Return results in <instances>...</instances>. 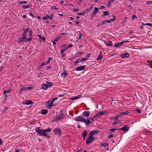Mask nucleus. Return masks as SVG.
<instances>
[{
  "label": "nucleus",
  "mask_w": 152,
  "mask_h": 152,
  "mask_svg": "<svg viewBox=\"0 0 152 152\" xmlns=\"http://www.w3.org/2000/svg\"><path fill=\"white\" fill-rule=\"evenodd\" d=\"M68 49V48L67 47H66L62 49L61 51L64 52V51L67 50Z\"/></svg>",
  "instance_id": "obj_46"
},
{
  "label": "nucleus",
  "mask_w": 152,
  "mask_h": 152,
  "mask_svg": "<svg viewBox=\"0 0 152 152\" xmlns=\"http://www.w3.org/2000/svg\"><path fill=\"white\" fill-rule=\"evenodd\" d=\"M25 39L26 38H24L23 37H20L19 38V42L20 43H23L25 42H26V41L25 40Z\"/></svg>",
  "instance_id": "obj_19"
},
{
  "label": "nucleus",
  "mask_w": 152,
  "mask_h": 152,
  "mask_svg": "<svg viewBox=\"0 0 152 152\" xmlns=\"http://www.w3.org/2000/svg\"><path fill=\"white\" fill-rule=\"evenodd\" d=\"M104 43L107 46H112L113 45L112 42L110 41H108V43L104 42Z\"/></svg>",
  "instance_id": "obj_20"
},
{
  "label": "nucleus",
  "mask_w": 152,
  "mask_h": 152,
  "mask_svg": "<svg viewBox=\"0 0 152 152\" xmlns=\"http://www.w3.org/2000/svg\"><path fill=\"white\" fill-rule=\"evenodd\" d=\"M146 2L147 4H152V1H148Z\"/></svg>",
  "instance_id": "obj_56"
},
{
  "label": "nucleus",
  "mask_w": 152,
  "mask_h": 152,
  "mask_svg": "<svg viewBox=\"0 0 152 152\" xmlns=\"http://www.w3.org/2000/svg\"><path fill=\"white\" fill-rule=\"evenodd\" d=\"M58 8H57L56 7H55V6H52L51 7V10H53V9H58Z\"/></svg>",
  "instance_id": "obj_62"
},
{
  "label": "nucleus",
  "mask_w": 152,
  "mask_h": 152,
  "mask_svg": "<svg viewBox=\"0 0 152 152\" xmlns=\"http://www.w3.org/2000/svg\"><path fill=\"white\" fill-rule=\"evenodd\" d=\"M35 131L37 135L40 136L45 137L48 138L49 137L48 134L45 132L44 129H41L39 127H37L36 128Z\"/></svg>",
  "instance_id": "obj_2"
},
{
  "label": "nucleus",
  "mask_w": 152,
  "mask_h": 152,
  "mask_svg": "<svg viewBox=\"0 0 152 152\" xmlns=\"http://www.w3.org/2000/svg\"><path fill=\"white\" fill-rule=\"evenodd\" d=\"M88 134L87 132L86 131H84L82 135L83 136V137H86Z\"/></svg>",
  "instance_id": "obj_31"
},
{
  "label": "nucleus",
  "mask_w": 152,
  "mask_h": 152,
  "mask_svg": "<svg viewBox=\"0 0 152 152\" xmlns=\"http://www.w3.org/2000/svg\"><path fill=\"white\" fill-rule=\"evenodd\" d=\"M29 31V28L25 29L23 34V37L26 38V37L27 33Z\"/></svg>",
  "instance_id": "obj_13"
},
{
  "label": "nucleus",
  "mask_w": 152,
  "mask_h": 152,
  "mask_svg": "<svg viewBox=\"0 0 152 152\" xmlns=\"http://www.w3.org/2000/svg\"><path fill=\"white\" fill-rule=\"evenodd\" d=\"M29 37H32V31L31 29H30L29 31Z\"/></svg>",
  "instance_id": "obj_42"
},
{
  "label": "nucleus",
  "mask_w": 152,
  "mask_h": 152,
  "mask_svg": "<svg viewBox=\"0 0 152 152\" xmlns=\"http://www.w3.org/2000/svg\"><path fill=\"white\" fill-rule=\"evenodd\" d=\"M95 138L89 134V137L86 140V143L87 145H89L94 140Z\"/></svg>",
  "instance_id": "obj_3"
},
{
  "label": "nucleus",
  "mask_w": 152,
  "mask_h": 152,
  "mask_svg": "<svg viewBox=\"0 0 152 152\" xmlns=\"http://www.w3.org/2000/svg\"><path fill=\"white\" fill-rule=\"evenodd\" d=\"M81 58H79L77 59L74 63V65L75 66H76L77 65V64L80 62H81Z\"/></svg>",
  "instance_id": "obj_27"
},
{
  "label": "nucleus",
  "mask_w": 152,
  "mask_h": 152,
  "mask_svg": "<svg viewBox=\"0 0 152 152\" xmlns=\"http://www.w3.org/2000/svg\"><path fill=\"white\" fill-rule=\"evenodd\" d=\"M53 16V15L52 14H51L50 15V16H49V18H50V20H52Z\"/></svg>",
  "instance_id": "obj_60"
},
{
  "label": "nucleus",
  "mask_w": 152,
  "mask_h": 152,
  "mask_svg": "<svg viewBox=\"0 0 152 152\" xmlns=\"http://www.w3.org/2000/svg\"><path fill=\"white\" fill-rule=\"evenodd\" d=\"M32 39V37H29V38H26V39H25V40L26 41V42H30V41Z\"/></svg>",
  "instance_id": "obj_40"
},
{
  "label": "nucleus",
  "mask_w": 152,
  "mask_h": 152,
  "mask_svg": "<svg viewBox=\"0 0 152 152\" xmlns=\"http://www.w3.org/2000/svg\"><path fill=\"white\" fill-rule=\"evenodd\" d=\"M32 6V4H30L28 5H23L22 6V8L23 9H27L28 8H30Z\"/></svg>",
  "instance_id": "obj_23"
},
{
  "label": "nucleus",
  "mask_w": 152,
  "mask_h": 152,
  "mask_svg": "<svg viewBox=\"0 0 152 152\" xmlns=\"http://www.w3.org/2000/svg\"><path fill=\"white\" fill-rule=\"evenodd\" d=\"M53 132L54 133L55 135H59V136L61 135V132L59 128H57L54 129L53 130Z\"/></svg>",
  "instance_id": "obj_6"
},
{
  "label": "nucleus",
  "mask_w": 152,
  "mask_h": 152,
  "mask_svg": "<svg viewBox=\"0 0 152 152\" xmlns=\"http://www.w3.org/2000/svg\"><path fill=\"white\" fill-rule=\"evenodd\" d=\"M79 10L78 9H76V8H74L73 9V11L75 12H76L78 11Z\"/></svg>",
  "instance_id": "obj_58"
},
{
  "label": "nucleus",
  "mask_w": 152,
  "mask_h": 152,
  "mask_svg": "<svg viewBox=\"0 0 152 152\" xmlns=\"http://www.w3.org/2000/svg\"><path fill=\"white\" fill-rule=\"evenodd\" d=\"M49 18V16L48 15H46V16H44L42 17V19L43 20H47Z\"/></svg>",
  "instance_id": "obj_33"
},
{
  "label": "nucleus",
  "mask_w": 152,
  "mask_h": 152,
  "mask_svg": "<svg viewBox=\"0 0 152 152\" xmlns=\"http://www.w3.org/2000/svg\"><path fill=\"white\" fill-rule=\"evenodd\" d=\"M45 84L47 87H48V88L52 87L53 86V83L50 82L46 81L45 82Z\"/></svg>",
  "instance_id": "obj_15"
},
{
  "label": "nucleus",
  "mask_w": 152,
  "mask_h": 152,
  "mask_svg": "<svg viewBox=\"0 0 152 152\" xmlns=\"http://www.w3.org/2000/svg\"><path fill=\"white\" fill-rule=\"evenodd\" d=\"M83 53L82 52H79L76 53V56L77 57H78L83 54Z\"/></svg>",
  "instance_id": "obj_34"
},
{
  "label": "nucleus",
  "mask_w": 152,
  "mask_h": 152,
  "mask_svg": "<svg viewBox=\"0 0 152 152\" xmlns=\"http://www.w3.org/2000/svg\"><path fill=\"white\" fill-rule=\"evenodd\" d=\"M108 143H102L101 146L102 147H106L108 146Z\"/></svg>",
  "instance_id": "obj_36"
},
{
  "label": "nucleus",
  "mask_w": 152,
  "mask_h": 152,
  "mask_svg": "<svg viewBox=\"0 0 152 152\" xmlns=\"http://www.w3.org/2000/svg\"><path fill=\"white\" fill-rule=\"evenodd\" d=\"M85 14H86L85 13L84 11H83L82 12H78L77 13V14L79 15H84Z\"/></svg>",
  "instance_id": "obj_41"
},
{
  "label": "nucleus",
  "mask_w": 152,
  "mask_h": 152,
  "mask_svg": "<svg viewBox=\"0 0 152 152\" xmlns=\"http://www.w3.org/2000/svg\"><path fill=\"white\" fill-rule=\"evenodd\" d=\"M79 36L77 38L78 40H79L81 39L82 37V34L80 31L79 32Z\"/></svg>",
  "instance_id": "obj_48"
},
{
  "label": "nucleus",
  "mask_w": 152,
  "mask_h": 152,
  "mask_svg": "<svg viewBox=\"0 0 152 152\" xmlns=\"http://www.w3.org/2000/svg\"><path fill=\"white\" fill-rule=\"evenodd\" d=\"M44 66V64H42V63L38 67V68H37V69H40L43 66Z\"/></svg>",
  "instance_id": "obj_52"
},
{
  "label": "nucleus",
  "mask_w": 152,
  "mask_h": 152,
  "mask_svg": "<svg viewBox=\"0 0 152 152\" xmlns=\"http://www.w3.org/2000/svg\"><path fill=\"white\" fill-rule=\"evenodd\" d=\"M127 18V17H125V18L124 19V20L123 22H122V24L124 26L125 25V22L126 21V19Z\"/></svg>",
  "instance_id": "obj_45"
},
{
  "label": "nucleus",
  "mask_w": 152,
  "mask_h": 152,
  "mask_svg": "<svg viewBox=\"0 0 152 152\" xmlns=\"http://www.w3.org/2000/svg\"><path fill=\"white\" fill-rule=\"evenodd\" d=\"M103 58L102 53V52L101 51L98 57L96 58L97 60H102Z\"/></svg>",
  "instance_id": "obj_18"
},
{
  "label": "nucleus",
  "mask_w": 152,
  "mask_h": 152,
  "mask_svg": "<svg viewBox=\"0 0 152 152\" xmlns=\"http://www.w3.org/2000/svg\"><path fill=\"white\" fill-rule=\"evenodd\" d=\"M41 87L43 89L45 90H46L48 88V87H47L45 84H42L41 86Z\"/></svg>",
  "instance_id": "obj_28"
},
{
  "label": "nucleus",
  "mask_w": 152,
  "mask_h": 152,
  "mask_svg": "<svg viewBox=\"0 0 152 152\" xmlns=\"http://www.w3.org/2000/svg\"><path fill=\"white\" fill-rule=\"evenodd\" d=\"M64 115L63 114L62 112L58 116H57L56 118L54 119L55 121H59L62 119L64 117Z\"/></svg>",
  "instance_id": "obj_8"
},
{
  "label": "nucleus",
  "mask_w": 152,
  "mask_h": 152,
  "mask_svg": "<svg viewBox=\"0 0 152 152\" xmlns=\"http://www.w3.org/2000/svg\"><path fill=\"white\" fill-rule=\"evenodd\" d=\"M48 112L47 109H43L41 111V114L42 115H45L48 113Z\"/></svg>",
  "instance_id": "obj_25"
},
{
  "label": "nucleus",
  "mask_w": 152,
  "mask_h": 152,
  "mask_svg": "<svg viewBox=\"0 0 152 152\" xmlns=\"http://www.w3.org/2000/svg\"><path fill=\"white\" fill-rule=\"evenodd\" d=\"M75 120L77 121H81L84 123L86 125L89 124L90 123H92L94 121V118H89L86 119L85 117L83 116H78L75 118Z\"/></svg>",
  "instance_id": "obj_1"
},
{
  "label": "nucleus",
  "mask_w": 152,
  "mask_h": 152,
  "mask_svg": "<svg viewBox=\"0 0 152 152\" xmlns=\"http://www.w3.org/2000/svg\"><path fill=\"white\" fill-rule=\"evenodd\" d=\"M61 54L62 57H63L65 56L64 53L63 52L61 51Z\"/></svg>",
  "instance_id": "obj_49"
},
{
  "label": "nucleus",
  "mask_w": 152,
  "mask_h": 152,
  "mask_svg": "<svg viewBox=\"0 0 152 152\" xmlns=\"http://www.w3.org/2000/svg\"><path fill=\"white\" fill-rule=\"evenodd\" d=\"M111 2L110 1H109L107 4V7H109L110 6V5H111Z\"/></svg>",
  "instance_id": "obj_54"
},
{
  "label": "nucleus",
  "mask_w": 152,
  "mask_h": 152,
  "mask_svg": "<svg viewBox=\"0 0 152 152\" xmlns=\"http://www.w3.org/2000/svg\"><path fill=\"white\" fill-rule=\"evenodd\" d=\"M147 26H150L152 27V24L151 23H147Z\"/></svg>",
  "instance_id": "obj_64"
},
{
  "label": "nucleus",
  "mask_w": 152,
  "mask_h": 152,
  "mask_svg": "<svg viewBox=\"0 0 152 152\" xmlns=\"http://www.w3.org/2000/svg\"><path fill=\"white\" fill-rule=\"evenodd\" d=\"M27 3V1H21L19 2V3L20 4H26Z\"/></svg>",
  "instance_id": "obj_50"
},
{
  "label": "nucleus",
  "mask_w": 152,
  "mask_h": 152,
  "mask_svg": "<svg viewBox=\"0 0 152 152\" xmlns=\"http://www.w3.org/2000/svg\"><path fill=\"white\" fill-rule=\"evenodd\" d=\"M109 12L108 11H105L104 12L103 16L109 15Z\"/></svg>",
  "instance_id": "obj_35"
},
{
  "label": "nucleus",
  "mask_w": 152,
  "mask_h": 152,
  "mask_svg": "<svg viewBox=\"0 0 152 152\" xmlns=\"http://www.w3.org/2000/svg\"><path fill=\"white\" fill-rule=\"evenodd\" d=\"M90 55H91V54H90V53H88V54H86V56H85V58L87 60H88V58H89V56H90Z\"/></svg>",
  "instance_id": "obj_43"
},
{
  "label": "nucleus",
  "mask_w": 152,
  "mask_h": 152,
  "mask_svg": "<svg viewBox=\"0 0 152 152\" xmlns=\"http://www.w3.org/2000/svg\"><path fill=\"white\" fill-rule=\"evenodd\" d=\"M94 6L92 4L91 5L90 7L87 8L86 10H85L84 11L85 14H86L87 12H90L91 10L93 8Z\"/></svg>",
  "instance_id": "obj_11"
},
{
  "label": "nucleus",
  "mask_w": 152,
  "mask_h": 152,
  "mask_svg": "<svg viewBox=\"0 0 152 152\" xmlns=\"http://www.w3.org/2000/svg\"><path fill=\"white\" fill-rule=\"evenodd\" d=\"M53 102L51 100H50L46 103L45 105L47 106V107L49 109H51L53 106Z\"/></svg>",
  "instance_id": "obj_5"
},
{
  "label": "nucleus",
  "mask_w": 152,
  "mask_h": 152,
  "mask_svg": "<svg viewBox=\"0 0 152 152\" xmlns=\"http://www.w3.org/2000/svg\"><path fill=\"white\" fill-rule=\"evenodd\" d=\"M99 10V8H98L97 7H95L91 15V17L92 18L94 17L97 13Z\"/></svg>",
  "instance_id": "obj_7"
},
{
  "label": "nucleus",
  "mask_w": 152,
  "mask_h": 152,
  "mask_svg": "<svg viewBox=\"0 0 152 152\" xmlns=\"http://www.w3.org/2000/svg\"><path fill=\"white\" fill-rule=\"evenodd\" d=\"M100 132V131L98 130H93L90 132L89 134L91 135L92 137H93V135L95 134H96Z\"/></svg>",
  "instance_id": "obj_9"
},
{
  "label": "nucleus",
  "mask_w": 152,
  "mask_h": 152,
  "mask_svg": "<svg viewBox=\"0 0 152 152\" xmlns=\"http://www.w3.org/2000/svg\"><path fill=\"white\" fill-rule=\"evenodd\" d=\"M124 43V42H119L118 43H116L115 44L114 46V47H115L116 48H119L121 45H122Z\"/></svg>",
  "instance_id": "obj_22"
},
{
  "label": "nucleus",
  "mask_w": 152,
  "mask_h": 152,
  "mask_svg": "<svg viewBox=\"0 0 152 152\" xmlns=\"http://www.w3.org/2000/svg\"><path fill=\"white\" fill-rule=\"evenodd\" d=\"M25 103L26 105H30L32 104V102L31 100H26L25 101Z\"/></svg>",
  "instance_id": "obj_24"
},
{
  "label": "nucleus",
  "mask_w": 152,
  "mask_h": 152,
  "mask_svg": "<svg viewBox=\"0 0 152 152\" xmlns=\"http://www.w3.org/2000/svg\"><path fill=\"white\" fill-rule=\"evenodd\" d=\"M135 110L136 112H137L138 113H140L141 112V110L139 109H137L136 110Z\"/></svg>",
  "instance_id": "obj_51"
},
{
  "label": "nucleus",
  "mask_w": 152,
  "mask_h": 152,
  "mask_svg": "<svg viewBox=\"0 0 152 152\" xmlns=\"http://www.w3.org/2000/svg\"><path fill=\"white\" fill-rule=\"evenodd\" d=\"M60 37H56L54 39V41L56 42H57L58 40L60 39Z\"/></svg>",
  "instance_id": "obj_47"
},
{
  "label": "nucleus",
  "mask_w": 152,
  "mask_h": 152,
  "mask_svg": "<svg viewBox=\"0 0 152 152\" xmlns=\"http://www.w3.org/2000/svg\"><path fill=\"white\" fill-rule=\"evenodd\" d=\"M120 130H122L124 132L126 131H128V130H127V126H125L123 127H122L120 128Z\"/></svg>",
  "instance_id": "obj_21"
},
{
  "label": "nucleus",
  "mask_w": 152,
  "mask_h": 152,
  "mask_svg": "<svg viewBox=\"0 0 152 152\" xmlns=\"http://www.w3.org/2000/svg\"><path fill=\"white\" fill-rule=\"evenodd\" d=\"M106 23H107L106 20L103 21L102 22V25H104Z\"/></svg>",
  "instance_id": "obj_57"
},
{
  "label": "nucleus",
  "mask_w": 152,
  "mask_h": 152,
  "mask_svg": "<svg viewBox=\"0 0 152 152\" xmlns=\"http://www.w3.org/2000/svg\"><path fill=\"white\" fill-rule=\"evenodd\" d=\"M121 116V115L118 114L115 117H112V118H111L110 119V120H111L115 121V120L118 119V118L120 117Z\"/></svg>",
  "instance_id": "obj_16"
},
{
  "label": "nucleus",
  "mask_w": 152,
  "mask_h": 152,
  "mask_svg": "<svg viewBox=\"0 0 152 152\" xmlns=\"http://www.w3.org/2000/svg\"><path fill=\"white\" fill-rule=\"evenodd\" d=\"M113 134H111L107 136V137L109 138L110 139V138H112V137H113Z\"/></svg>",
  "instance_id": "obj_61"
},
{
  "label": "nucleus",
  "mask_w": 152,
  "mask_h": 152,
  "mask_svg": "<svg viewBox=\"0 0 152 152\" xmlns=\"http://www.w3.org/2000/svg\"><path fill=\"white\" fill-rule=\"evenodd\" d=\"M83 116L86 117H88L90 115V112L89 111H84L83 113Z\"/></svg>",
  "instance_id": "obj_12"
},
{
  "label": "nucleus",
  "mask_w": 152,
  "mask_h": 152,
  "mask_svg": "<svg viewBox=\"0 0 152 152\" xmlns=\"http://www.w3.org/2000/svg\"><path fill=\"white\" fill-rule=\"evenodd\" d=\"M129 56V55L128 53H124L121 55V57L123 58H125Z\"/></svg>",
  "instance_id": "obj_14"
},
{
  "label": "nucleus",
  "mask_w": 152,
  "mask_h": 152,
  "mask_svg": "<svg viewBox=\"0 0 152 152\" xmlns=\"http://www.w3.org/2000/svg\"><path fill=\"white\" fill-rule=\"evenodd\" d=\"M61 75L62 77L65 78L66 77L67 74L65 72H63L61 74Z\"/></svg>",
  "instance_id": "obj_26"
},
{
  "label": "nucleus",
  "mask_w": 152,
  "mask_h": 152,
  "mask_svg": "<svg viewBox=\"0 0 152 152\" xmlns=\"http://www.w3.org/2000/svg\"><path fill=\"white\" fill-rule=\"evenodd\" d=\"M116 130V129H110L109 130V131L110 132L112 133V132H114V131H115Z\"/></svg>",
  "instance_id": "obj_44"
},
{
  "label": "nucleus",
  "mask_w": 152,
  "mask_h": 152,
  "mask_svg": "<svg viewBox=\"0 0 152 152\" xmlns=\"http://www.w3.org/2000/svg\"><path fill=\"white\" fill-rule=\"evenodd\" d=\"M11 90V89H9L7 90H4L3 92V93H6V94L7 93H9L10 92Z\"/></svg>",
  "instance_id": "obj_38"
},
{
  "label": "nucleus",
  "mask_w": 152,
  "mask_h": 152,
  "mask_svg": "<svg viewBox=\"0 0 152 152\" xmlns=\"http://www.w3.org/2000/svg\"><path fill=\"white\" fill-rule=\"evenodd\" d=\"M23 90L25 91L28 90H31L33 88L31 87H23Z\"/></svg>",
  "instance_id": "obj_30"
},
{
  "label": "nucleus",
  "mask_w": 152,
  "mask_h": 152,
  "mask_svg": "<svg viewBox=\"0 0 152 152\" xmlns=\"http://www.w3.org/2000/svg\"><path fill=\"white\" fill-rule=\"evenodd\" d=\"M44 130L46 133L50 132L51 130V129L50 128H48L47 129H44Z\"/></svg>",
  "instance_id": "obj_37"
},
{
  "label": "nucleus",
  "mask_w": 152,
  "mask_h": 152,
  "mask_svg": "<svg viewBox=\"0 0 152 152\" xmlns=\"http://www.w3.org/2000/svg\"><path fill=\"white\" fill-rule=\"evenodd\" d=\"M113 18L109 20H106L107 23H110L116 20V18L114 15H113Z\"/></svg>",
  "instance_id": "obj_17"
},
{
  "label": "nucleus",
  "mask_w": 152,
  "mask_h": 152,
  "mask_svg": "<svg viewBox=\"0 0 152 152\" xmlns=\"http://www.w3.org/2000/svg\"><path fill=\"white\" fill-rule=\"evenodd\" d=\"M81 62L83 61H85L87 60L86 58L85 57L83 58H81Z\"/></svg>",
  "instance_id": "obj_55"
},
{
  "label": "nucleus",
  "mask_w": 152,
  "mask_h": 152,
  "mask_svg": "<svg viewBox=\"0 0 152 152\" xmlns=\"http://www.w3.org/2000/svg\"><path fill=\"white\" fill-rule=\"evenodd\" d=\"M135 18H137L136 15H133L132 16V20H134V19Z\"/></svg>",
  "instance_id": "obj_59"
},
{
  "label": "nucleus",
  "mask_w": 152,
  "mask_h": 152,
  "mask_svg": "<svg viewBox=\"0 0 152 152\" xmlns=\"http://www.w3.org/2000/svg\"><path fill=\"white\" fill-rule=\"evenodd\" d=\"M80 96H76L75 97L71 98V99L72 100H76L79 99L80 98Z\"/></svg>",
  "instance_id": "obj_39"
},
{
  "label": "nucleus",
  "mask_w": 152,
  "mask_h": 152,
  "mask_svg": "<svg viewBox=\"0 0 152 152\" xmlns=\"http://www.w3.org/2000/svg\"><path fill=\"white\" fill-rule=\"evenodd\" d=\"M8 107H7L4 108V110H3L2 111V113H4L8 109Z\"/></svg>",
  "instance_id": "obj_63"
},
{
  "label": "nucleus",
  "mask_w": 152,
  "mask_h": 152,
  "mask_svg": "<svg viewBox=\"0 0 152 152\" xmlns=\"http://www.w3.org/2000/svg\"><path fill=\"white\" fill-rule=\"evenodd\" d=\"M120 115H127L129 114V113L127 111H126L125 112H120Z\"/></svg>",
  "instance_id": "obj_32"
},
{
  "label": "nucleus",
  "mask_w": 152,
  "mask_h": 152,
  "mask_svg": "<svg viewBox=\"0 0 152 152\" xmlns=\"http://www.w3.org/2000/svg\"><path fill=\"white\" fill-rule=\"evenodd\" d=\"M52 58L51 57H49L48 60V61H47V62L49 64H50V61H51V60H52Z\"/></svg>",
  "instance_id": "obj_53"
},
{
  "label": "nucleus",
  "mask_w": 152,
  "mask_h": 152,
  "mask_svg": "<svg viewBox=\"0 0 152 152\" xmlns=\"http://www.w3.org/2000/svg\"><path fill=\"white\" fill-rule=\"evenodd\" d=\"M107 112L105 111L99 112L94 115V118H96L99 116H101L103 115L106 113Z\"/></svg>",
  "instance_id": "obj_4"
},
{
  "label": "nucleus",
  "mask_w": 152,
  "mask_h": 152,
  "mask_svg": "<svg viewBox=\"0 0 152 152\" xmlns=\"http://www.w3.org/2000/svg\"><path fill=\"white\" fill-rule=\"evenodd\" d=\"M85 68V66H82L79 67H77L75 68V70L77 71H80L83 70Z\"/></svg>",
  "instance_id": "obj_10"
},
{
  "label": "nucleus",
  "mask_w": 152,
  "mask_h": 152,
  "mask_svg": "<svg viewBox=\"0 0 152 152\" xmlns=\"http://www.w3.org/2000/svg\"><path fill=\"white\" fill-rule=\"evenodd\" d=\"M147 62L148 63H149V64L148 65V66L151 68H152V61L151 60H148L147 61Z\"/></svg>",
  "instance_id": "obj_29"
}]
</instances>
